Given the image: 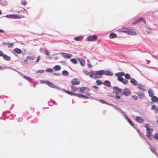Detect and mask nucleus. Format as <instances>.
Masks as SVG:
<instances>
[{
  "label": "nucleus",
  "instance_id": "obj_1",
  "mask_svg": "<svg viewBox=\"0 0 158 158\" xmlns=\"http://www.w3.org/2000/svg\"><path fill=\"white\" fill-rule=\"evenodd\" d=\"M145 127L146 128V136L149 139H150L151 137V133L153 131V129L150 128V125L148 123L145 125Z\"/></svg>",
  "mask_w": 158,
  "mask_h": 158
},
{
  "label": "nucleus",
  "instance_id": "obj_2",
  "mask_svg": "<svg viewBox=\"0 0 158 158\" xmlns=\"http://www.w3.org/2000/svg\"><path fill=\"white\" fill-rule=\"evenodd\" d=\"M89 90V88L85 87H83L80 88V91L82 93H84L85 91L87 92L85 93V94L88 96L90 95V94L88 92Z\"/></svg>",
  "mask_w": 158,
  "mask_h": 158
},
{
  "label": "nucleus",
  "instance_id": "obj_3",
  "mask_svg": "<svg viewBox=\"0 0 158 158\" xmlns=\"http://www.w3.org/2000/svg\"><path fill=\"white\" fill-rule=\"evenodd\" d=\"M87 39L89 41H95L97 40V37L95 35H89L87 37Z\"/></svg>",
  "mask_w": 158,
  "mask_h": 158
},
{
  "label": "nucleus",
  "instance_id": "obj_4",
  "mask_svg": "<svg viewBox=\"0 0 158 158\" xmlns=\"http://www.w3.org/2000/svg\"><path fill=\"white\" fill-rule=\"evenodd\" d=\"M142 21L144 23H146V21L145 19L144 18H139L136 20L134 22H133V24H137L139 23Z\"/></svg>",
  "mask_w": 158,
  "mask_h": 158
},
{
  "label": "nucleus",
  "instance_id": "obj_5",
  "mask_svg": "<svg viewBox=\"0 0 158 158\" xmlns=\"http://www.w3.org/2000/svg\"><path fill=\"white\" fill-rule=\"evenodd\" d=\"M122 94L126 96H128L131 94V92L129 89L126 88L123 91Z\"/></svg>",
  "mask_w": 158,
  "mask_h": 158
},
{
  "label": "nucleus",
  "instance_id": "obj_6",
  "mask_svg": "<svg viewBox=\"0 0 158 158\" xmlns=\"http://www.w3.org/2000/svg\"><path fill=\"white\" fill-rule=\"evenodd\" d=\"M89 77L94 79H96L97 77H98L96 76V73L95 72H91L89 73Z\"/></svg>",
  "mask_w": 158,
  "mask_h": 158
},
{
  "label": "nucleus",
  "instance_id": "obj_7",
  "mask_svg": "<svg viewBox=\"0 0 158 158\" xmlns=\"http://www.w3.org/2000/svg\"><path fill=\"white\" fill-rule=\"evenodd\" d=\"M71 83L72 85H78L80 84V82L77 79L74 78L72 80Z\"/></svg>",
  "mask_w": 158,
  "mask_h": 158
},
{
  "label": "nucleus",
  "instance_id": "obj_8",
  "mask_svg": "<svg viewBox=\"0 0 158 158\" xmlns=\"http://www.w3.org/2000/svg\"><path fill=\"white\" fill-rule=\"evenodd\" d=\"M133 27H131V29H129V30L128 31V32L127 34L129 35H136V33L134 31V30H133Z\"/></svg>",
  "mask_w": 158,
  "mask_h": 158
},
{
  "label": "nucleus",
  "instance_id": "obj_9",
  "mask_svg": "<svg viewBox=\"0 0 158 158\" xmlns=\"http://www.w3.org/2000/svg\"><path fill=\"white\" fill-rule=\"evenodd\" d=\"M61 55L64 57L66 59H69L72 56V55L71 54L65 53H62Z\"/></svg>",
  "mask_w": 158,
  "mask_h": 158
},
{
  "label": "nucleus",
  "instance_id": "obj_10",
  "mask_svg": "<svg viewBox=\"0 0 158 158\" xmlns=\"http://www.w3.org/2000/svg\"><path fill=\"white\" fill-rule=\"evenodd\" d=\"M114 89L115 90L116 94H118L121 93L122 91V89L116 87H114Z\"/></svg>",
  "mask_w": 158,
  "mask_h": 158
},
{
  "label": "nucleus",
  "instance_id": "obj_11",
  "mask_svg": "<svg viewBox=\"0 0 158 158\" xmlns=\"http://www.w3.org/2000/svg\"><path fill=\"white\" fill-rule=\"evenodd\" d=\"M25 17L24 15H21L20 16L17 15L12 14V18L13 19H20Z\"/></svg>",
  "mask_w": 158,
  "mask_h": 158
},
{
  "label": "nucleus",
  "instance_id": "obj_12",
  "mask_svg": "<svg viewBox=\"0 0 158 158\" xmlns=\"http://www.w3.org/2000/svg\"><path fill=\"white\" fill-rule=\"evenodd\" d=\"M46 83L48 85H49V86H50V87H51L52 88H55V89H58V87L56 86L52 82H51L49 81H46Z\"/></svg>",
  "mask_w": 158,
  "mask_h": 158
},
{
  "label": "nucleus",
  "instance_id": "obj_13",
  "mask_svg": "<svg viewBox=\"0 0 158 158\" xmlns=\"http://www.w3.org/2000/svg\"><path fill=\"white\" fill-rule=\"evenodd\" d=\"M135 120L138 122L142 123L144 121L143 119L140 117L137 116L135 118Z\"/></svg>",
  "mask_w": 158,
  "mask_h": 158
},
{
  "label": "nucleus",
  "instance_id": "obj_14",
  "mask_svg": "<svg viewBox=\"0 0 158 158\" xmlns=\"http://www.w3.org/2000/svg\"><path fill=\"white\" fill-rule=\"evenodd\" d=\"M130 82L133 85L136 86L138 85L137 82L135 79L133 78L131 79Z\"/></svg>",
  "mask_w": 158,
  "mask_h": 158
},
{
  "label": "nucleus",
  "instance_id": "obj_15",
  "mask_svg": "<svg viewBox=\"0 0 158 158\" xmlns=\"http://www.w3.org/2000/svg\"><path fill=\"white\" fill-rule=\"evenodd\" d=\"M103 74L108 76H112L113 73L109 70L105 71L103 70Z\"/></svg>",
  "mask_w": 158,
  "mask_h": 158
},
{
  "label": "nucleus",
  "instance_id": "obj_16",
  "mask_svg": "<svg viewBox=\"0 0 158 158\" xmlns=\"http://www.w3.org/2000/svg\"><path fill=\"white\" fill-rule=\"evenodd\" d=\"M95 73L97 76H98V77H100V76L103 74V70H100L99 71H95Z\"/></svg>",
  "mask_w": 158,
  "mask_h": 158
},
{
  "label": "nucleus",
  "instance_id": "obj_17",
  "mask_svg": "<svg viewBox=\"0 0 158 158\" xmlns=\"http://www.w3.org/2000/svg\"><path fill=\"white\" fill-rule=\"evenodd\" d=\"M103 84L105 86H107L108 87H110L111 86V84L110 82L108 81H104Z\"/></svg>",
  "mask_w": 158,
  "mask_h": 158
},
{
  "label": "nucleus",
  "instance_id": "obj_18",
  "mask_svg": "<svg viewBox=\"0 0 158 158\" xmlns=\"http://www.w3.org/2000/svg\"><path fill=\"white\" fill-rule=\"evenodd\" d=\"M78 60L80 62V64L83 66L85 64V60L82 58H78Z\"/></svg>",
  "mask_w": 158,
  "mask_h": 158
},
{
  "label": "nucleus",
  "instance_id": "obj_19",
  "mask_svg": "<svg viewBox=\"0 0 158 158\" xmlns=\"http://www.w3.org/2000/svg\"><path fill=\"white\" fill-rule=\"evenodd\" d=\"M63 91L65 92L67 94H69V95H70L71 96H76V94H75V93H73L72 92H71L68 91L65 89H64Z\"/></svg>",
  "mask_w": 158,
  "mask_h": 158
},
{
  "label": "nucleus",
  "instance_id": "obj_20",
  "mask_svg": "<svg viewBox=\"0 0 158 158\" xmlns=\"http://www.w3.org/2000/svg\"><path fill=\"white\" fill-rule=\"evenodd\" d=\"M3 58L6 61H9L10 60V57L5 54H4L3 55Z\"/></svg>",
  "mask_w": 158,
  "mask_h": 158
},
{
  "label": "nucleus",
  "instance_id": "obj_21",
  "mask_svg": "<svg viewBox=\"0 0 158 158\" xmlns=\"http://www.w3.org/2000/svg\"><path fill=\"white\" fill-rule=\"evenodd\" d=\"M125 73L123 72L118 73L115 74V76L117 77H121L122 76L124 75Z\"/></svg>",
  "mask_w": 158,
  "mask_h": 158
},
{
  "label": "nucleus",
  "instance_id": "obj_22",
  "mask_svg": "<svg viewBox=\"0 0 158 158\" xmlns=\"http://www.w3.org/2000/svg\"><path fill=\"white\" fill-rule=\"evenodd\" d=\"M151 99L154 102H156L158 101V98L155 96L151 97Z\"/></svg>",
  "mask_w": 158,
  "mask_h": 158
},
{
  "label": "nucleus",
  "instance_id": "obj_23",
  "mask_svg": "<svg viewBox=\"0 0 158 158\" xmlns=\"http://www.w3.org/2000/svg\"><path fill=\"white\" fill-rule=\"evenodd\" d=\"M117 37V35L113 33H111L109 35V38L110 39H113L116 38Z\"/></svg>",
  "mask_w": 158,
  "mask_h": 158
},
{
  "label": "nucleus",
  "instance_id": "obj_24",
  "mask_svg": "<svg viewBox=\"0 0 158 158\" xmlns=\"http://www.w3.org/2000/svg\"><path fill=\"white\" fill-rule=\"evenodd\" d=\"M14 51L17 54H20L22 52V51L20 49L17 48H16L14 49Z\"/></svg>",
  "mask_w": 158,
  "mask_h": 158
},
{
  "label": "nucleus",
  "instance_id": "obj_25",
  "mask_svg": "<svg viewBox=\"0 0 158 158\" xmlns=\"http://www.w3.org/2000/svg\"><path fill=\"white\" fill-rule=\"evenodd\" d=\"M129 28H123L121 30V32L125 33L127 34Z\"/></svg>",
  "mask_w": 158,
  "mask_h": 158
},
{
  "label": "nucleus",
  "instance_id": "obj_26",
  "mask_svg": "<svg viewBox=\"0 0 158 158\" xmlns=\"http://www.w3.org/2000/svg\"><path fill=\"white\" fill-rule=\"evenodd\" d=\"M71 89L72 90L73 92L77 91L78 89V88L73 85H72L71 86Z\"/></svg>",
  "mask_w": 158,
  "mask_h": 158
},
{
  "label": "nucleus",
  "instance_id": "obj_27",
  "mask_svg": "<svg viewBox=\"0 0 158 158\" xmlns=\"http://www.w3.org/2000/svg\"><path fill=\"white\" fill-rule=\"evenodd\" d=\"M83 38V36H80L74 38V39L76 41H79L81 40Z\"/></svg>",
  "mask_w": 158,
  "mask_h": 158
},
{
  "label": "nucleus",
  "instance_id": "obj_28",
  "mask_svg": "<svg viewBox=\"0 0 158 158\" xmlns=\"http://www.w3.org/2000/svg\"><path fill=\"white\" fill-rule=\"evenodd\" d=\"M148 93L149 94V95L150 97H152L154 96V93L152 90L150 89L148 90Z\"/></svg>",
  "mask_w": 158,
  "mask_h": 158
},
{
  "label": "nucleus",
  "instance_id": "obj_29",
  "mask_svg": "<svg viewBox=\"0 0 158 158\" xmlns=\"http://www.w3.org/2000/svg\"><path fill=\"white\" fill-rule=\"evenodd\" d=\"M20 12H21L23 14H24L25 15H27V11L25 9H24L23 10H21V11H17V12L18 13H20Z\"/></svg>",
  "mask_w": 158,
  "mask_h": 158
},
{
  "label": "nucleus",
  "instance_id": "obj_30",
  "mask_svg": "<svg viewBox=\"0 0 158 158\" xmlns=\"http://www.w3.org/2000/svg\"><path fill=\"white\" fill-rule=\"evenodd\" d=\"M53 69L54 70L56 71H58L60 69L61 67L60 65H56L53 67Z\"/></svg>",
  "mask_w": 158,
  "mask_h": 158
},
{
  "label": "nucleus",
  "instance_id": "obj_31",
  "mask_svg": "<svg viewBox=\"0 0 158 158\" xmlns=\"http://www.w3.org/2000/svg\"><path fill=\"white\" fill-rule=\"evenodd\" d=\"M70 61L73 62L74 64H76L77 63L76 60L74 58H72L70 60Z\"/></svg>",
  "mask_w": 158,
  "mask_h": 158
},
{
  "label": "nucleus",
  "instance_id": "obj_32",
  "mask_svg": "<svg viewBox=\"0 0 158 158\" xmlns=\"http://www.w3.org/2000/svg\"><path fill=\"white\" fill-rule=\"evenodd\" d=\"M62 74L64 76H67L69 74L68 72L66 70H64L62 72Z\"/></svg>",
  "mask_w": 158,
  "mask_h": 158
},
{
  "label": "nucleus",
  "instance_id": "obj_33",
  "mask_svg": "<svg viewBox=\"0 0 158 158\" xmlns=\"http://www.w3.org/2000/svg\"><path fill=\"white\" fill-rule=\"evenodd\" d=\"M21 4L22 5L25 6L27 4V2L26 1L23 0L21 1Z\"/></svg>",
  "mask_w": 158,
  "mask_h": 158
},
{
  "label": "nucleus",
  "instance_id": "obj_34",
  "mask_svg": "<svg viewBox=\"0 0 158 158\" xmlns=\"http://www.w3.org/2000/svg\"><path fill=\"white\" fill-rule=\"evenodd\" d=\"M125 77L127 79H130L131 76L128 73H127L124 75Z\"/></svg>",
  "mask_w": 158,
  "mask_h": 158
},
{
  "label": "nucleus",
  "instance_id": "obj_35",
  "mask_svg": "<svg viewBox=\"0 0 158 158\" xmlns=\"http://www.w3.org/2000/svg\"><path fill=\"white\" fill-rule=\"evenodd\" d=\"M128 122L132 126H133L134 125V124L132 123V122L127 117L126 118Z\"/></svg>",
  "mask_w": 158,
  "mask_h": 158
},
{
  "label": "nucleus",
  "instance_id": "obj_36",
  "mask_svg": "<svg viewBox=\"0 0 158 158\" xmlns=\"http://www.w3.org/2000/svg\"><path fill=\"white\" fill-rule=\"evenodd\" d=\"M23 78H25V79L29 81H32V79H31V78H30L29 77H27V76H23Z\"/></svg>",
  "mask_w": 158,
  "mask_h": 158
},
{
  "label": "nucleus",
  "instance_id": "obj_37",
  "mask_svg": "<svg viewBox=\"0 0 158 158\" xmlns=\"http://www.w3.org/2000/svg\"><path fill=\"white\" fill-rule=\"evenodd\" d=\"M96 83H97V85H101L102 84V81L99 80H97L96 81Z\"/></svg>",
  "mask_w": 158,
  "mask_h": 158
},
{
  "label": "nucleus",
  "instance_id": "obj_38",
  "mask_svg": "<svg viewBox=\"0 0 158 158\" xmlns=\"http://www.w3.org/2000/svg\"><path fill=\"white\" fill-rule=\"evenodd\" d=\"M153 138L156 140L158 139V134L156 133L154 135Z\"/></svg>",
  "mask_w": 158,
  "mask_h": 158
},
{
  "label": "nucleus",
  "instance_id": "obj_39",
  "mask_svg": "<svg viewBox=\"0 0 158 158\" xmlns=\"http://www.w3.org/2000/svg\"><path fill=\"white\" fill-rule=\"evenodd\" d=\"M128 82L127 80H126L125 79H123V81L122 82V83H123L124 84H127Z\"/></svg>",
  "mask_w": 158,
  "mask_h": 158
},
{
  "label": "nucleus",
  "instance_id": "obj_40",
  "mask_svg": "<svg viewBox=\"0 0 158 158\" xmlns=\"http://www.w3.org/2000/svg\"><path fill=\"white\" fill-rule=\"evenodd\" d=\"M45 71L47 72H51L53 71L52 69H48L45 70Z\"/></svg>",
  "mask_w": 158,
  "mask_h": 158
},
{
  "label": "nucleus",
  "instance_id": "obj_41",
  "mask_svg": "<svg viewBox=\"0 0 158 158\" xmlns=\"http://www.w3.org/2000/svg\"><path fill=\"white\" fill-rule=\"evenodd\" d=\"M7 44L9 48H11L13 45V43H7Z\"/></svg>",
  "mask_w": 158,
  "mask_h": 158
},
{
  "label": "nucleus",
  "instance_id": "obj_42",
  "mask_svg": "<svg viewBox=\"0 0 158 158\" xmlns=\"http://www.w3.org/2000/svg\"><path fill=\"white\" fill-rule=\"evenodd\" d=\"M118 77V78H117L118 80L122 82L123 81V79L122 77Z\"/></svg>",
  "mask_w": 158,
  "mask_h": 158
},
{
  "label": "nucleus",
  "instance_id": "obj_43",
  "mask_svg": "<svg viewBox=\"0 0 158 158\" xmlns=\"http://www.w3.org/2000/svg\"><path fill=\"white\" fill-rule=\"evenodd\" d=\"M76 96L78 98H82V94H76Z\"/></svg>",
  "mask_w": 158,
  "mask_h": 158
},
{
  "label": "nucleus",
  "instance_id": "obj_44",
  "mask_svg": "<svg viewBox=\"0 0 158 158\" xmlns=\"http://www.w3.org/2000/svg\"><path fill=\"white\" fill-rule=\"evenodd\" d=\"M27 58L29 60H34V57L31 56H27Z\"/></svg>",
  "mask_w": 158,
  "mask_h": 158
},
{
  "label": "nucleus",
  "instance_id": "obj_45",
  "mask_svg": "<svg viewBox=\"0 0 158 158\" xmlns=\"http://www.w3.org/2000/svg\"><path fill=\"white\" fill-rule=\"evenodd\" d=\"M6 17L7 18L12 19V14L6 15Z\"/></svg>",
  "mask_w": 158,
  "mask_h": 158
},
{
  "label": "nucleus",
  "instance_id": "obj_46",
  "mask_svg": "<svg viewBox=\"0 0 158 158\" xmlns=\"http://www.w3.org/2000/svg\"><path fill=\"white\" fill-rule=\"evenodd\" d=\"M138 85V87L139 89H142L143 88V86L141 84H139L137 85Z\"/></svg>",
  "mask_w": 158,
  "mask_h": 158
},
{
  "label": "nucleus",
  "instance_id": "obj_47",
  "mask_svg": "<svg viewBox=\"0 0 158 158\" xmlns=\"http://www.w3.org/2000/svg\"><path fill=\"white\" fill-rule=\"evenodd\" d=\"M99 101H100V102L102 103H103L104 104H108L107 102L103 101V100H102V99H100Z\"/></svg>",
  "mask_w": 158,
  "mask_h": 158
},
{
  "label": "nucleus",
  "instance_id": "obj_48",
  "mask_svg": "<svg viewBox=\"0 0 158 158\" xmlns=\"http://www.w3.org/2000/svg\"><path fill=\"white\" fill-rule=\"evenodd\" d=\"M132 98L135 100H136L137 99V96L135 95H134L132 96Z\"/></svg>",
  "mask_w": 158,
  "mask_h": 158
},
{
  "label": "nucleus",
  "instance_id": "obj_49",
  "mask_svg": "<svg viewBox=\"0 0 158 158\" xmlns=\"http://www.w3.org/2000/svg\"><path fill=\"white\" fill-rule=\"evenodd\" d=\"M40 56H38L37 58L36 61V62H39V61L40 60Z\"/></svg>",
  "mask_w": 158,
  "mask_h": 158
},
{
  "label": "nucleus",
  "instance_id": "obj_50",
  "mask_svg": "<svg viewBox=\"0 0 158 158\" xmlns=\"http://www.w3.org/2000/svg\"><path fill=\"white\" fill-rule=\"evenodd\" d=\"M45 54L46 55L48 56H49L50 55L48 52L46 50H45Z\"/></svg>",
  "mask_w": 158,
  "mask_h": 158
},
{
  "label": "nucleus",
  "instance_id": "obj_51",
  "mask_svg": "<svg viewBox=\"0 0 158 158\" xmlns=\"http://www.w3.org/2000/svg\"><path fill=\"white\" fill-rule=\"evenodd\" d=\"M84 74L86 75H87L89 74V73L88 72L86 71H84Z\"/></svg>",
  "mask_w": 158,
  "mask_h": 158
},
{
  "label": "nucleus",
  "instance_id": "obj_52",
  "mask_svg": "<svg viewBox=\"0 0 158 158\" xmlns=\"http://www.w3.org/2000/svg\"><path fill=\"white\" fill-rule=\"evenodd\" d=\"M155 106L154 105H152L151 107V109L153 110L155 109Z\"/></svg>",
  "mask_w": 158,
  "mask_h": 158
},
{
  "label": "nucleus",
  "instance_id": "obj_53",
  "mask_svg": "<svg viewBox=\"0 0 158 158\" xmlns=\"http://www.w3.org/2000/svg\"><path fill=\"white\" fill-rule=\"evenodd\" d=\"M154 112L156 113H157L158 112V109L155 108V109Z\"/></svg>",
  "mask_w": 158,
  "mask_h": 158
},
{
  "label": "nucleus",
  "instance_id": "obj_54",
  "mask_svg": "<svg viewBox=\"0 0 158 158\" xmlns=\"http://www.w3.org/2000/svg\"><path fill=\"white\" fill-rule=\"evenodd\" d=\"M116 97L117 98L119 99L121 97L119 95H118V94H116Z\"/></svg>",
  "mask_w": 158,
  "mask_h": 158
},
{
  "label": "nucleus",
  "instance_id": "obj_55",
  "mask_svg": "<svg viewBox=\"0 0 158 158\" xmlns=\"http://www.w3.org/2000/svg\"><path fill=\"white\" fill-rule=\"evenodd\" d=\"M28 63V61L27 60H25L24 61V63L27 64Z\"/></svg>",
  "mask_w": 158,
  "mask_h": 158
},
{
  "label": "nucleus",
  "instance_id": "obj_56",
  "mask_svg": "<svg viewBox=\"0 0 158 158\" xmlns=\"http://www.w3.org/2000/svg\"><path fill=\"white\" fill-rule=\"evenodd\" d=\"M139 95H140L141 97H143L144 96V94L143 93H141Z\"/></svg>",
  "mask_w": 158,
  "mask_h": 158
},
{
  "label": "nucleus",
  "instance_id": "obj_57",
  "mask_svg": "<svg viewBox=\"0 0 158 158\" xmlns=\"http://www.w3.org/2000/svg\"><path fill=\"white\" fill-rule=\"evenodd\" d=\"M3 52L2 51H0V56H3Z\"/></svg>",
  "mask_w": 158,
  "mask_h": 158
},
{
  "label": "nucleus",
  "instance_id": "obj_58",
  "mask_svg": "<svg viewBox=\"0 0 158 158\" xmlns=\"http://www.w3.org/2000/svg\"><path fill=\"white\" fill-rule=\"evenodd\" d=\"M87 66L89 68H91L92 67L91 64L89 63L88 64Z\"/></svg>",
  "mask_w": 158,
  "mask_h": 158
},
{
  "label": "nucleus",
  "instance_id": "obj_59",
  "mask_svg": "<svg viewBox=\"0 0 158 158\" xmlns=\"http://www.w3.org/2000/svg\"><path fill=\"white\" fill-rule=\"evenodd\" d=\"M92 87H93V88L95 89H98V87L97 86H92Z\"/></svg>",
  "mask_w": 158,
  "mask_h": 158
},
{
  "label": "nucleus",
  "instance_id": "obj_60",
  "mask_svg": "<svg viewBox=\"0 0 158 158\" xmlns=\"http://www.w3.org/2000/svg\"><path fill=\"white\" fill-rule=\"evenodd\" d=\"M4 32V31L2 29H0V33H3Z\"/></svg>",
  "mask_w": 158,
  "mask_h": 158
},
{
  "label": "nucleus",
  "instance_id": "obj_61",
  "mask_svg": "<svg viewBox=\"0 0 158 158\" xmlns=\"http://www.w3.org/2000/svg\"><path fill=\"white\" fill-rule=\"evenodd\" d=\"M82 98H85V96L84 95H83L82 94Z\"/></svg>",
  "mask_w": 158,
  "mask_h": 158
},
{
  "label": "nucleus",
  "instance_id": "obj_62",
  "mask_svg": "<svg viewBox=\"0 0 158 158\" xmlns=\"http://www.w3.org/2000/svg\"><path fill=\"white\" fill-rule=\"evenodd\" d=\"M88 98H89L88 97H87V96H85V99H88Z\"/></svg>",
  "mask_w": 158,
  "mask_h": 158
},
{
  "label": "nucleus",
  "instance_id": "obj_63",
  "mask_svg": "<svg viewBox=\"0 0 158 158\" xmlns=\"http://www.w3.org/2000/svg\"><path fill=\"white\" fill-rule=\"evenodd\" d=\"M139 135H142L143 134V133L141 132H139Z\"/></svg>",
  "mask_w": 158,
  "mask_h": 158
},
{
  "label": "nucleus",
  "instance_id": "obj_64",
  "mask_svg": "<svg viewBox=\"0 0 158 158\" xmlns=\"http://www.w3.org/2000/svg\"><path fill=\"white\" fill-rule=\"evenodd\" d=\"M3 69L2 67H1L0 66V70H1V69Z\"/></svg>",
  "mask_w": 158,
  "mask_h": 158
}]
</instances>
